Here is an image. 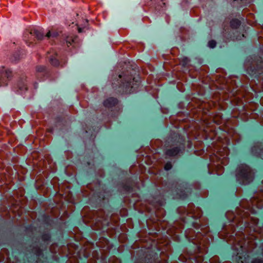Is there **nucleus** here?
I'll use <instances>...</instances> for the list:
<instances>
[{"mask_svg": "<svg viewBox=\"0 0 263 263\" xmlns=\"http://www.w3.org/2000/svg\"><path fill=\"white\" fill-rule=\"evenodd\" d=\"M236 177L239 183L248 184L253 181V173L248 165L241 164L237 168Z\"/></svg>", "mask_w": 263, "mask_h": 263, "instance_id": "nucleus-1", "label": "nucleus"}, {"mask_svg": "<svg viewBox=\"0 0 263 263\" xmlns=\"http://www.w3.org/2000/svg\"><path fill=\"white\" fill-rule=\"evenodd\" d=\"M251 153L256 156H261L263 159V146L260 143H255L251 147Z\"/></svg>", "mask_w": 263, "mask_h": 263, "instance_id": "nucleus-2", "label": "nucleus"}, {"mask_svg": "<svg viewBox=\"0 0 263 263\" xmlns=\"http://www.w3.org/2000/svg\"><path fill=\"white\" fill-rule=\"evenodd\" d=\"M11 76V71L4 68H2L0 70V86H3L6 84V79L8 78Z\"/></svg>", "mask_w": 263, "mask_h": 263, "instance_id": "nucleus-3", "label": "nucleus"}, {"mask_svg": "<svg viewBox=\"0 0 263 263\" xmlns=\"http://www.w3.org/2000/svg\"><path fill=\"white\" fill-rule=\"evenodd\" d=\"M26 82V79H22L18 81L17 85V87L18 89L16 90L18 93L22 94L25 90H27V87Z\"/></svg>", "mask_w": 263, "mask_h": 263, "instance_id": "nucleus-4", "label": "nucleus"}, {"mask_svg": "<svg viewBox=\"0 0 263 263\" xmlns=\"http://www.w3.org/2000/svg\"><path fill=\"white\" fill-rule=\"evenodd\" d=\"M181 152V149L178 146H171L170 148L165 152L166 155L168 156H175Z\"/></svg>", "mask_w": 263, "mask_h": 263, "instance_id": "nucleus-5", "label": "nucleus"}, {"mask_svg": "<svg viewBox=\"0 0 263 263\" xmlns=\"http://www.w3.org/2000/svg\"><path fill=\"white\" fill-rule=\"evenodd\" d=\"M29 33L31 35H34L38 40H42L44 36L42 31L37 28L32 29Z\"/></svg>", "mask_w": 263, "mask_h": 263, "instance_id": "nucleus-6", "label": "nucleus"}, {"mask_svg": "<svg viewBox=\"0 0 263 263\" xmlns=\"http://www.w3.org/2000/svg\"><path fill=\"white\" fill-rule=\"evenodd\" d=\"M132 78L130 77L128 78L127 80H125V83L123 82L122 86L125 87V92H127L128 91L130 92V88H133V82L131 81Z\"/></svg>", "mask_w": 263, "mask_h": 263, "instance_id": "nucleus-7", "label": "nucleus"}, {"mask_svg": "<svg viewBox=\"0 0 263 263\" xmlns=\"http://www.w3.org/2000/svg\"><path fill=\"white\" fill-rule=\"evenodd\" d=\"M118 102L116 99L114 98H109L104 102V105L106 107H111L115 106Z\"/></svg>", "mask_w": 263, "mask_h": 263, "instance_id": "nucleus-8", "label": "nucleus"}, {"mask_svg": "<svg viewBox=\"0 0 263 263\" xmlns=\"http://www.w3.org/2000/svg\"><path fill=\"white\" fill-rule=\"evenodd\" d=\"M231 26L232 28H237L240 24V22L238 20H233L231 23Z\"/></svg>", "mask_w": 263, "mask_h": 263, "instance_id": "nucleus-9", "label": "nucleus"}, {"mask_svg": "<svg viewBox=\"0 0 263 263\" xmlns=\"http://www.w3.org/2000/svg\"><path fill=\"white\" fill-rule=\"evenodd\" d=\"M58 35V32H55V31H53V32H51V31H48L47 34H46V36L48 37H56Z\"/></svg>", "mask_w": 263, "mask_h": 263, "instance_id": "nucleus-10", "label": "nucleus"}, {"mask_svg": "<svg viewBox=\"0 0 263 263\" xmlns=\"http://www.w3.org/2000/svg\"><path fill=\"white\" fill-rule=\"evenodd\" d=\"M50 60L51 64L52 65L54 66H57L59 65V61L55 58L52 57L50 59Z\"/></svg>", "mask_w": 263, "mask_h": 263, "instance_id": "nucleus-11", "label": "nucleus"}, {"mask_svg": "<svg viewBox=\"0 0 263 263\" xmlns=\"http://www.w3.org/2000/svg\"><path fill=\"white\" fill-rule=\"evenodd\" d=\"M216 43L214 40L210 41L208 43V46L210 48H213L216 46Z\"/></svg>", "mask_w": 263, "mask_h": 263, "instance_id": "nucleus-12", "label": "nucleus"}, {"mask_svg": "<svg viewBox=\"0 0 263 263\" xmlns=\"http://www.w3.org/2000/svg\"><path fill=\"white\" fill-rule=\"evenodd\" d=\"M65 41L67 44H71V43L73 41V37L72 36H67L65 39Z\"/></svg>", "mask_w": 263, "mask_h": 263, "instance_id": "nucleus-13", "label": "nucleus"}, {"mask_svg": "<svg viewBox=\"0 0 263 263\" xmlns=\"http://www.w3.org/2000/svg\"><path fill=\"white\" fill-rule=\"evenodd\" d=\"M252 263H263V260L260 258H256L253 260Z\"/></svg>", "mask_w": 263, "mask_h": 263, "instance_id": "nucleus-14", "label": "nucleus"}, {"mask_svg": "<svg viewBox=\"0 0 263 263\" xmlns=\"http://www.w3.org/2000/svg\"><path fill=\"white\" fill-rule=\"evenodd\" d=\"M172 165L171 163H167L164 166V169L166 171H168L171 169Z\"/></svg>", "mask_w": 263, "mask_h": 263, "instance_id": "nucleus-15", "label": "nucleus"}, {"mask_svg": "<svg viewBox=\"0 0 263 263\" xmlns=\"http://www.w3.org/2000/svg\"><path fill=\"white\" fill-rule=\"evenodd\" d=\"M45 70V68L43 66H37L36 67V71L39 72L43 71Z\"/></svg>", "mask_w": 263, "mask_h": 263, "instance_id": "nucleus-16", "label": "nucleus"}]
</instances>
